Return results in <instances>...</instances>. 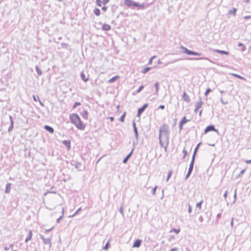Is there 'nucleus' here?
Instances as JSON below:
<instances>
[{"instance_id": "nucleus-1", "label": "nucleus", "mask_w": 251, "mask_h": 251, "mask_svg": "<svg viewBox=\"0 0 251 251\" xmlns=\"http://www.w3.org/2000/svg\"><path fill=\"white\" fill-rule=\"evenodd\" d=\"M169 126L167 124H164L160 126L159 130V144L161 147L164 148L165 151H167L169 144Z\"/></svg>"}, {"instance_id": "nucleus-2", "label": "nucleus", "mask_w": 251, "mask_h": 251, "mask_svg": "<svg viewBox=\"0 0 251 251\" xmlns=\"http://www.w3.org/2000/svg\"><path fill=\"white\" fill-rule=\"evenodd\" d=\"M180 49L183 50V52L186 53L189 55H196V56H201V53H199L198 52H196L191 50H188L186 47H184L183 46H180Z\"/></svg>"}, {"instance_id": "nucleus-3", "label": "nucleus", "mask_w": 251, "mask_h": 251, "mask_svg": "<svg viewBox=\"0 0 251 251\" xmlns=\"http://www.w3.org/2000/svg\"><path fill=\"white\" fill-rule=\"evenodd\" d=\"M70 120L72 124H75L80 119L79 115L76 113H73L70 115Z\"/></svg>"}, {"instance_id": "nucleus-4", "label": "nucleus", "mask_w": 251, "mask_h": 251, "mask_svg": "<svg viewBox=\"0 0 251 251\" xmlns=\"http://www.w3.org/2000/svg\"><path fill=\"white\" fill-rule=\"evenodd\" d=\"M125 4L129 7H135L138 5V2L132 0H125Z\"/></svg>"}, {"instance_id": "nucleus-5", "label": "nucleus", "mask_w": 251, "mask_h": 251, "mask_svg": "<svg viewBox=\"0 0 251 251\" xmlns=\"http://www.w3.org/2000/svg\"><path fill=\"white\" fill-rule=\"evenodd\" d=\"M194 163H195V160L192 159L190 164L189 165V167L188 172L185 176V179H187L189 178V177L190 176V175L191 174V173L193 171V168H194Z\"/></svg>"}, {"instance_id": "nucleus-6", "label": "nucleus", "mask_w": 251, "mask_h": 251, "mask_svg": "<svg viewBox=\"0 0 251 251\" xmlns=\"http://www.w3.org/2000/svg\"><path fill=\"white\" fill-rule=\"evenodd\" d=\"M135 142H133V148L132 149V150L130 151V152L123 159V163L126 164L127 163V162L128 161V159L131 156V155H132V153L133 152V151H134V150L135 149Z\"/></svg>"}, {"instance_id": "nucleus-7", "label": "nucleus", "mask_w": 251, "mask_h": 251, "mask_svg": "<svg viewBox=\"0 0 251 251\" xmlns=\"http://www.w3.org/2000/svg\"><path fill=\"white\" fill-rule=\"evenodd\" d=\"M215 131L217 133H219V131L218 129H216L215 128L214 126L213 125H209L204 129V133H207V132L209 131Z\"/></svg>"}, {"instance_id": "nucleus-8", "label": "nucleus", "mask_w": 251, "mask_h": 251, "mask_svg": "<svg viewBox=\"0 0 251 251\" xmlns=\"http://www.w3.org/2000/svg\"><path fill=\"white\" fill-rule=\"evenodd\" d=\"M148 103H145L141 107L138 109L137 116L140 117L141 115L143 113L145 110L148 107Z\"/></svg>"}, {"instance_id": "nucleus-9", "label": "nucleus", "mask_w": 251, "mask_h": 251, "mask_svg": "<svg viewBox=\"0 0 251 251\" xmlns=\"http://www.w3.org/2000/svg\"><path fill=\"white\" fill-rule=\"evenodd\" d=\"M75 126L80 130H84L85 128V125L83 124V123L81 121V119H80L78 122L75 124Z\"/></svg>"}, {"instance_id": "nucleus-10", "label": "nucleus", "mask_w": 251, "mask_h": 251, "mask_svg": "<svg viewBox=\"0 0 251 251\" xmlns=\"http://www.w3.org/2000/svg\"><path fill=\"white\" fill-rule=\"evenodd\" d=\"M189 121H190V120L186 119V116H184L182 118V119H181V120L180 121V122H179V130L181 131L182 129L183 125L184 124H186V123H187V122H188Z\"/></svg>"}, {"instance_id": "nucleus-11", "label": "nucleus", "mask_w": 251, "mask_h": 251, "mask_svg": "<svg viewBox=\"0 0 251 251\" xmlns=\"http://www.w3.org/2000/svg\"><path fill=\"white\" fill-rule=\"evenodd\" d=\"M201 142H200L199 144H197V145L195 147L194 152H193L192 157V159L195 160L196 155L197 154V153L198 151V150H199V147H200V145H201Z\"/></svg>"}, {"instance_id": "nucleus-12", "label": "nucleus", "mask_w": 251, "mask_h": 251, "mask_svg": "<svg viewBox=\"0 0 251 251\" xmlns=\"http://www.w3.org/2000/svg\"><path fill=\"white\" fill-rule=\"evenodd\" d=\"M9 119H10V125L8 128V132H10L13 129L14 121L13 120V118L11 115H9Z\"/></svg>"}, {"instance_id": "nucleus-13", "label": "nucleus", "mask_w": 251, "mask_h": 251, "mask_svg": "<svg viewBox=\"0 0 251 251\" xmlns=\"http://www.w3.org/2000/svg\"><path fill=\"white\" fill-rule=\"evenodd\" d=\"M142 243V240L140 239H136L133 244L132 247L133 248H139Z\"/></svg>"}, {"instance_id": "nucleus-14", "label": "nucleus", "mask_w": 251, "mask_h": 251, "mask_svg": "<svg viewBox=\"0 0 251 251\" xmlns=\"http://www.w3.org/2000/svg\"><path fill=\"white\" fill-rule=\"evenodd\" d=\"M44 128L50 133H53L54 132V129L51 126H48V125H45L44 126Z\"/></svg>"}, {"instance_id": "nucleus-15", "label": "nucleus", "mask_w": 251, "mask_h": 251, "mask_svg": "<svg viewBox=\"0 0 251 251\" xmlns=\"http://www.w3.org/2000/svg\"><path fill=\"white\" fill-rule=\"evenodd\" d=\"M111 26L106 24H104L102 25V27H101V29L103 31H106L110 30L111 29Z\"/></svg>"}, {"instance_id": "nucleus-16", "label": "nucleus", "mask_w": 251, "mask_h": 251, "mask_svg": "<svg viewBox=\"0 0 251 251\" xmlns=\"http://www.w3.org/2000/svg\"><path fill=\"white\" fill-rule=\"evenodd\" d=\"M182 98L183 100L186 102H189L190 101V98L189 96L186 94L185 92H184L182 95Z\"/></svg>"}, {"instance_id": "nucleus-17", "label": "nucleus", "mask_w": 251, "mask_h": 251, "mask_svg": "<svg viewBox=\"0 0 251 251\" xmlns=\"http://www.w3.org/2000/svg\"><path fill=\"white\" fill-rule=\"evenodd\" d=\"M63 144L68 149L71 147V141L69 140H64L62 142Z\"/></svg>"}, {"instance_id": "nucleus-18", "label": "nucleus", "mask_w": 251, "mask_h": 251, "mask_svg": "<svg viewBox=\"0 0 251 251\" xmlns=\"http://www.w3.org/2000/svg\"><path fill=\"white\" fill-rule=\"evenodd\" d=\"M11 186V183H7L6 184V187H5V193L7 194L10 192Z\"/></svg>"}, {"instance_id": "nucleus-19", "label": "nucleus", "mask_w": 251, "mask_h": 251, "mask_svg": "<svg viewBox=\"0 0 251 251\" xmlns=\"http://www.w3.org/2000/svg\"><path fill=\"white\" fill-rule=\"evenodd\" d=\"M214 51L215 52L219 53L221 54L228 55L229 54V52L223 50H215Z\"/></svg>"}, {"instance_id": "nucleus-20", "label": "nucleus", "mask_w": 251, "mask_h": 251, "mask_svg": "<svg viewBox=\"0 0 251 251\" xmlns=\"http://www.w3.org/2000/svg\"><path fill=\"white\" fill-rule=\"evenodd\" d=\"M32 236V230H30L29 231V233H28V235L27 237L25 239V242L27 243L29 241L31 240Z\"/></svg>"}, {"instance_id": "nucleus-21", "label": "nucleus", "mask_w": 251, "mask_h": 251, "mask_svg": "<svg viewBox=\"0 0 251 251\" xmlns=\"http://www.w3.org/2000/svg\"><path fill=\"white\" fill-rule=\"evenodd\" d=\"M187 60H199L201 59H205V60H209L206 57H200V58H196V57H188L187 58Z\"/></svg>"}, {"instance_id": "nucleus-22", "label": "nucleus", "mask_w": 251, "mask_h": 251, "mask_svg": "<svg viewBox=\"0 0 251 251\" xmlns=\"http://www.w3.org/2000/svg\"><path fill=\"white\" fill-rule=\"evenodd\" d=\"M120 77V76L119 75H115L114 76L112 77V78H111L110 79H109L108 80V82L110 83H113V82H114L115 81H116L117 80V79L118 78H119Z\"/></svg>"}, {"instance_id": "nucleus-23", "label": "nucleus", "mask_w": 251, "mask_h": 251, "mask_svg": "<svg viewBox=\"0 0 251 251\" xmlns=\"http://www.w3.org/2000/svg\"><path fill=\"white\" fill-rule=\"evenodd\" d=\"M43 242L44 244H49L50 245V246H51V238H45L43 240Z\"/></svg>"}, {"instance_id": "nucleus-24", "label": "nucleus", "mask_w": 251, "mask_h": 251, "mask_svg": "<svg viewBox=\"0 0 251 251\" xmlns=\"http://www.w3.org/2000/svg\"><path fill=\"white\" fill-rule=\"evenodd\" d=\"M203 103V102L201 100V98H200V100H199V101H198L196 103V104L195 105V107H197V108L200 109Z\"/></svg>"}, {"instance_id": "nucleus-25", "label": "nucleus", "mask_w": 251, "mask_h": 251, "mask_svg": "<svg viewBox=\"0 0 251 251\" xmlns=\"http://www.w3.org/2000/svg\"><path fill=\"white\" fill-rule=\"evenodd\" d=\"M88 111L85 110H84L81 113V116L84 119H86L87 120L88 119Z\"/></svg>"}, {"instance_id": "nucleus-26", "label": "nucleus", "mask_w": 251, "mask_h": 251, "mask_svg": "<svg viewBox=\"0 0 251 251\" xmlns=\"http://www.w3.org/2000/svg\"><path fill=\"white\" fill-rule=\"evenodd\" d=\"M75 167L77 169H78L80 171H82L83 169V168L82 167V164L80 162H77L75 164Z\"/></svg>"}, {"instance_id": "nucleus-27", "label": "nucleus", "mask_w": 251, "mask_h": 251, "mask_svg": "<svg viewBox=\"0 0 251 251\" xmlns=\"http://www.w3.org/2000/svg\"><path fill=\"white\" fill-rule=\"evenodd\" d=\"M154 87L155 88V93L154 94L156 96H158V90H159V83L158 82H156L155 84H154Z\"/></svg>"}, {"instance_id": "nucleus-28", "label": "nucleus", "mask_w": 251, "mask_h": 251, "mask_svg": "<svg viewBox=\"0 0 251 251\" xmlns=\"http://www.w3.org/2000/svg\"><path fill=\"white\" fill-rule=\"evenodd\" d=\"M64 213V208H63L62 209V215L57 219L56 223H59L60 221L63 218Z\"/></svg>"}, {"instance_id": "nucleus-29", "label": "nucleus", "mask_w": 251, "mask_h": 251, "mask_svg": "<svg viewBox=\"0 0 251 251\" xmlns=\"http://www.w3.org/2000/svg\"><path fill=\"white\" fill-rule=\"evenodd\" d=\"M80 76L81 79L85 82H86L88 80V77H86L85 74L83 72H82L80 74Z\"/></svg>"}, {"instance_id": "nucleus-30", "label": "nucleus", "mask_w": 251, "mask_h": 251, "mask_svg": "<svg viewBox=\"0 0 251 251\" xmlns=\"http://www.w3.org/2000/svg\"><path fill=\"white\" fill-rule=\"evenodd\" d=\"M231 75L240 79L243 80H246V78L238 74L232 73V74H231Z\"/></svg>"}, {"instance_id": "nucleus-31", "label": "nucleus", "mask_w": 251, "mask_h": 251, "mask_svg": "<svg viewBox=\"0 0 251 251\" xmlns=\"http://www.w3.org/2000/svg\"><path fill=\"white\" fill-rule=\"evenodd\" d=\"M236 11H237V9L235 8H233L232 9L229 10L228 11V14L229 15H232L233 16H235L236 15Z\"/></svg>"}, {"instance_id": "nucleus-32", "label": "nucleus", "mask_w": 251, "mask_h": 251, "mask_svg": "<svg viewBox=\"0 0 251 251\" xmlns=\"http://www.w3.org/2000/svg\"><path fill=\"white\" fill-rule=\"evenodd\" d=\"M94 13L97 16H99L100 14V10L98 8H95L94 10Z\"/></svg>"}, {"instance_id": "nucleus-33", "label": "nucleus", "mask_w": 251, "mask_h": 251, "mask_svg": "<svg viewBox=\"0 0 251 251\" xmlns=\"http://www.w3.org/2000/svg\"><path fill=\"white\" fill-rule=\"evenodd\" d=\"M126 112H124L123 114L121 115V116L120 117V119H119V120L122 122H124L125 121V117L126 116Z\"/></svg>"}, {"instance_id": "nucleus-34", "label": "nucleus", "mask_w": 251, "mask_h": 251, "mask_svg": "<svg viewBox=\"0 0 251 251\" xmlns=\"http://www.w3.org/2000/svg\"><path fill=\"white\" fill-rule=\"evenodd\" d=\"M35 70L38 75H42V70H41L37 66H35Z\"/></svg>"}, {"instance_id": "nucleus-35", "label": "nucleus", "mask_w": 251, "mask_h": 251, "mask_svg": "<svg viewBox=\"0 0 251 251\" xmlns=\"http://www.w3.org/2000/svg\"><path fill=\"white\" fill-rule=\"evenodd\" d=\"M134 130V135H135V138L137 140L136 141V144L138 143V129H133Z\"/></svg>"}, {"instance_id": "nucleus-36", "label": "nucleus", "mask_w": 251, "mask_h": 251, "mask_svg": "<svg viewBox=\"0 0 251 251\" xmlns=\"http://www.w3.org/2000/svg\"><path fill=\"white\" fill-rule=\"evenodd\" d=\"M151 67H146L142 71H141V73L143 74H146L151 70Z\"/></svg>"}, {"instance_id": "nucleus-37", "label": "nucleus", "mask_w": 251, "mask_h": 251, "mask_svg": "<svg viewBox=\"0 0 251 251\" xmlns=\"http://www.w3.org/2000/svg\"><path fill=\"white\" fill-rule=\"evenodd\" d=\"M110 247V242L108 240L105 244V246L103 247V250H107Z\"/></svg>"}, {"instance_id": "nucleus-38", "label": "nucleus", "mask_w": 251, "mask_h": 251, "mask_svg": "<svg viewBox=\"0 0 251 251\" xmlns=\"http://www.w3.org/2000/svg\"><path fill=\"white\" fill-rule=\"evenodd\" d=\"M202 203H203V201H201L199 202H198L196 204V208H199V210H201V204H202Z\"/></svg>"}, {"instance_id": "nucleus-39", "label": "nucleus", "mask_w": 251, "mask_h": 251, "mask_svg": "<svg viewBox=\"0 0 251 251\" xmlns=\"http://www.w3.org/2000/svg\"><path fill=\"white\" fill-rule=\"evenodd\" d=\"M119 212L122 215L123 217L124 216V204H123L119 208Z\"/></svg>"}, {"instance_id": "nucleus-40", "label": "nucleus", "mask_w": 251, "mask_h": 251, "mask_svg": "<svg viewBox=\"0 0 251 251\" xmlns=\"http://www.w3.org/2000/svg\"><path fill=\"white\" fill-rule=\"evenodd\" d=\"M238 47H242V48H241V49L242 51H244V50H245V49H246V47H245V46L244 45V44H242V43H240H240H238Z\"/></svg>"}, {"instance_id": "nucleus-41", "label": "nucleus", "mask_w": 251, "mask_h": 251, "mask_svg": "<svg viewBox=\"0 0 251 251\" xmlns=\"http://www.w3.org/2000/svg\"><path fill=\"white\" fill-rule=\"evenodd\" d=\"M172 174H173V171L172 170H170L168 172L166 181H168L169 180L170 178L171 177Z\"/></svg>"}, {"instance_id": "nucleus-42", "label": "nucleus", "mask_w": 251, "mask_h": 251, "mask_svg": "<svg viewBox=\"0 0 251 251\" xmlns=\"http://www.w3.org/2000/svg\"><path fill=\"white\" fill-rule=\"evenodd\" d=\"M180 229H176V228H173L171 229V230L170 231V232H171L172 231H174L175 233H176V234H178L180 232Z\"/></svg>"}, {"instance_id": "nucleus-43", "label": "nucleus", "mask_w": 251, "mask_h": 251, "mask_svg": "<svg viewBox=\"0 0 251 251\" xmlns=\"http://www.w3.org/2000/svg\"><path fill=\"white\" fill-rule=\"evenodd\" d=\"M236 191H237V189L236 188L235 189V191H234V201H233L232 202V204H234L235 203V201H236V198H237V194H236Z\"/></svg>"}, {"instance_id": "nucleus-44", "label": "nucleus", "mask_w": 251, "mask_h": 251, "mask_svg": "<svg viewBox=\"0 0 251 251\" xmlns=\"http://www.w3.org/2000/svg\"><path fill=\"white\" fill-rule=\"evenodd\" d=\"M144 86L143 85H141V86L139 87V88L137 90V91H136V93H140V92L142 91V90L144 89Z\"/></svg>"}, {"instance_id": "nucleus-45", "label": "nucleus", "mask_w": 251, "mask_h": 251, "mask_svg": "<svg viewBox=\"0 0 251 251\" xmlns=\"http://www.w3.org/2000/svg\"><path fill=\"white\" fill-rule=\"evenodd\" d=\"M136 7H138L139 9H143L145 8V4L144 3L140 4L138 3V5H137Z\"/></svg>"}, {"instance_id": "nucleus-46", "label": "nucleus", "mask_w": 251, "mask_h": 251, "mask_svg": "<svg viewBox=\"0 0 251 251\" xmlns=\"http://www.w3.org/2000/svg\"><path fill=\"white\" fill-rule=\"evenodd\" d=\"M182 152L183 153V159H184L185 157L187 155V151L185 150V148L183 149Z\"/></svg>"}, {"instance_id": "nucleus-47", "label": "nucleus", "mask_w": 251, "mask_h": 251, "mask_svg": "<svg viewBox=\"0 0 251 251\" xmlns=\"http://www.w3.org/2000/svg\"><path fill=\"white\" fill-rule=\"evenodd\" d=\"M212 91V90L210 88H207L205 92L204 95L205 96H207L208 94Z\"/></svg>"}, {"instance_id": "nucleus-48", "label": "nucleus", "mask_w": 251, "mask_h": 251, "mask_svg": "<svg viewBox=\"0 0 251 251\" xmlns=\"http://www.w3.org/2000/svg\"><path fill=\"white\" fill-rule=\"evenodd\" d=\"M157 188V186H155L151 190V194L154 195L155 194L156 190Z\"/></svg>"}, {"instance_id": "nucleus-49", "label": "nucleus", "mask_w": 251, "mask_h": 251, "mask_svg": "<svg viewBox=\"0 0 251 251\" xmlns=\"http://www.w3.org/2000/svg\"><path fill=\"white\" fill-rule=\"evenodd\" d=\"M220 101H221V103H222L224 105L228 103L227 100L225 101V100H224L223 97L221 98Z\"/></svg>"}, {"instance_id": "nucleus-50", "label": "nucleus", "mask_w": 251, "mask_h": 251, "mask_svg": "<svg viewBox=\"0 0 251 251\" xmlns=\"http://www.w3.org/2000/svg\"><path fill=\"white\" fill-rule=\"evenodd\" d=\"M80 104H81L80 102H75L74 103L73 108H75V107H76L77 106L80 105Z\"/></svg>"}, {"instance_id": "nucleus-51", "label": "nucleus", "mask_w": 251, "mask_h": 251, "mask_svg": "<svg viewBox=\"0 0 251 251\" xmlns=\"http://www.w3.org/2000/svg\"><path fill=\"white\" fill-rule=\"evenodd\" d=\"M102 2V1H101V0H96V3H97V5L99 6H101V3Z\"/></svg>"}, {"instance_id": "nucleus-52", "label": "nucleus", "mask_w": 251, "mask_h": 251, "mask_svg": "<svg viewBox=\"0 0 251 251\" xmlns=\"http://www.w3.org/2000/svg\"><path fill=\"white\" fill-rule=\"evenodd\" d=\"M156 57V56H153L152 57H151L149 60V64H151L152 63V60L155 58Z\"/></svg>"}, {"instance_id": "nucleus-53", "label": "nucleus", "mask_w": 251, "mask_h": 251, "mask_svg": "<svg viewBox=\"0 0 251 251\" xmlns=\"http://www.w3.org/2000/svg\"><path fill=\"white\" fill-rule=\"evenodd\" d=\"M182 60V59L181 58H178V59H174V60H172L170 62V63H174L177 61H179V60Z\"/></svg>"}, {"instance_id": "nucleus-54", "label": "nucleus", "mask_w": 251, "mask_h": 251, "mask_svg": "<svg viewBox=\"0 0 251 251\" xmlns=\"http://www.w3.org/2000/svg\"><path fill=\"white\" fill-rule=\"evenodd\" d=\"M81 210V208H78L76 211L71 216V217H74L75 216V215H76Z\"/></svg>"}, {"instance_id": "nucleus-55", "label": "nucleus", "mask_w": 251, "mask_h": 251, "mask_svg": "<svg viewBox=\"0 0 251 251\" xmlns=\"http://www.w3.org/2000/svg\"><path fill=\"white\" fill-rule=\"evenodd\" d=\"M132 126L133 129H137V127H136V125L134 121H132Z\"/></svg>"}, {"instance_id": "nucleus-56", "label": "nucleus", "mask_w": 251, "mask_h": 251, "mask_svg": "<svg viewBox=\"0 0 251 251\" xmlns=\"http://www.w3.org/2000/svg\"><path fill=\"white\" fill-rule=\"evenodd\" d=\"M188 212L191 213L192 212V207L189 203L188 204Z\"/></svg>"}, {"instance_id": "nucleus-57", "label": "nucleus", "mask_w": 251, "mask_h": 251, "mask_svg": "<svg viewBox=\"0 0 251 251\" xmlns=\"http://www.w3.org/2000/svg\"><path fill=\"white\" fill-rule=\"evenodd\" d=\"M109 0H102V3L104 5H105L107 3H108L109 2Z\"/></svg>"}, {"instance_id": "nucleus-58", "label": "nucleus", "mask_w": 251, "mask_h": 251, "mask_svg": "<svg viewBox=\"0 0 251 251\" xmlns=\"http://www.w3.org/2000/svg\"><path fill=\"white\" fill-rule=\"evenodd\" d=\"M164 108H165V105H160L158 107V109H164Z\"/></svg>"}, {"instance_id": "nucleus-59", "label": "nucleus", "mask_w": 251, "mask_h": 251, "mask_svg": "<svg viewBox=\"0 0 251 251\" xmlns=\"http://www.w3.org/2000/svg\"><path fill=\"white\" fill-rule=\"evenodd\" d=\"M199 220L200 221V222H202L203 221V217L202 216H201L200 217H199Z\"/></svg>"}, {"instance_id": "nucleus-60", "label": "nucleus", "mask_w": 251, "mask_h": 251, "mask_svg": "<svg viewBox=\"0 0 251 251\" xmlns=\"http://www.w3.org/2000/svg\"><path fill=\"white\" fill-rule=\"evenodd\" d=\"M245 169L242 170L240 172V174H239V176H240L241 175H243L245 173Z\"/></svg>"}, {"instance_id": "nucleus-61", "label": "nucleus", "mask_w": 251, "mask_h": 251, "mask_svg": "<svg viewBox=\"0 0 251 251\" xmlns=\"http://www.w3.org/2000/svg\"><path fill=\"white\" fill-rule=\"evenodd\" d=\"M227 191H226L224 194V197L225 198V199H226L227 198Z\"/></svg>"}, {"instance_id": "nucleus-62", "label": "nucleus", "mask_w": 251, "mask_h": 251, "mask_svg": "<svg viewBox=\"0 0 251 251\" xmlns=\"http://www.w3.org/2000/svg\"><path fill=\"white\" fill-rule=\"evenodd\" d=\"M178 249L177 248H172L170 251H177Z\"/></svg>"}, {"instance_id": "nucleus-63", "label": "nucleus", "mask_w": 251, "mask_h": 251, "mask_svg": "<svg viewBox=\"0 0 251 251\" xmlns=\"http://www.w3.org/2000/svg\"><path fill=\"white\" fill-rule=\"evenodd\" d=\"M101 9H102V10L105 11L107 10V7L105 6H104L102 7Z\"/></svg>"}, {"instance_id": "nucleus-64", "label": "nucleus", "mask_w": 251, "mask_h": 251, "mask_svg": "<svg viewBox=\"0 0 251 251\" xmlns=\"http://www.w3.org/2000/svg\"><path fill=\"white\" fill-rule=\"evenodd\" d=\"M61 45H62V46L63 47H64V48H67V46H68V45H67V44H65V43H62V44H61Z\"/></svg>"}]
</instances>
